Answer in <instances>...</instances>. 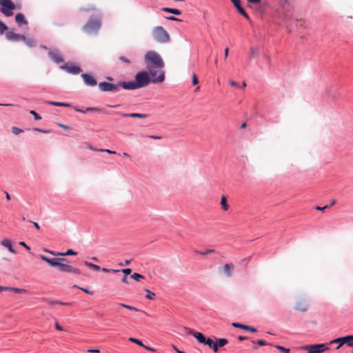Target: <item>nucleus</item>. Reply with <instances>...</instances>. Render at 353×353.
Instances as JSON below:
<instances>
[{"label":"nucleus","instance_id":"nucleus-1","mask_svg":"<svg viewBox=\"0 0 353 353\" xmlns=\"http://www.w3.org/2000/svg\"><path fill=\"white\" fill-rule=\"evenodd\" d=\"M144 61L152 77V83L163 82L165 74L162 68L165 64L161 56L155 51H148L145 55Z\"/></svg>","mask_w":353,"mask_h":353},{"label":"nucleus","instance_id":"nucleus-2","mask_svg":"<svg viewBox=\"0 0 353 353\" xmlns=\"http://www.w3.org/2000/svg\"><path fill=\"white\" fill-rule=\"evenodd\" d=\"M152 82V77L149 72L142 71L136 74L134 81H123V88L125 90H136L146 87Z\"/></svg>","mask_w":353,"mask_h":353},{"label":"nucleus","instance_id":"nucleus-3","mask_svg":"<svg viewBox=\"0 0 353 353\" xmlns=\"http://www.w3.org/2000/svg\"><path fill=\"white\" fill-rule=\"evenodd\" d=\"M279 4L281 7L283 19L288 27L291 26L293 21L300 23L301 26H303L304 21L301 19H299L297 15H294V8L289 3L288 0H279Z\"/></svg>","mask_w":353,"mask_h":353},{"label":"nucleus","instance_id":"nucleus-4","mask_svg":"<svg viewBox=\"0 0 353 353\" xmlns=\"http://www.w3.org/2000/svg\"><path fill=\"white\" fill-rule=\"evenodd\" d=\"M152 34L154 39L159 43H166L170 39L168 32L161 26L154 28Z\"/></svg>","mask_w":353,"mask_h":353},{"label":"nucleus","instance_id":"nucleus-5","mask_svg":"<svg viewBox=\"0 0 353 353\" xmlns=\"http://www.w3.org/2000/svg\"><path fill=\"white\" fill-rule=\"evenodd\" d=\"M0 11L6 17L13 15L12 10L17 8L11 0H0Z\"/></svg>","mask_w":353,"mask_h":353},{"label":"nucleus","instance_id":"nucleus-6","mask_svg":"<svg viewBox=\"0 0 353 353\" xmlns=\"http://www.w3.org/2000/svg\"><path fill=\"white\" fill-rule=\"evenodd\" d=\"M301 349L307 351V353H323L330 350V347L324 343H319L303 345L301 347Z\"/></svg>","mask_w":353,"mask_h":353},{"label":"nucleus","instance_id":"nucleus-7","mask_svg":"<svg viewBox=\"0 0 353 353\" xmlns=\"http://www.w3.org/2000/svg\"><path fill=\"white\" fill-rule=\"evenodd\" d=\"M101 26V21L97 19H90L83 26V30L87 33L97 32Z\"/></svg>","mask_w":353,"mask_h":353},{"label":"nucleus","instance_id":"nucleus-8","mask_svg":"<svg viewBox=\"0 0 353 353\" xmlns=\"http://www.w3.org/2000/svg\"><path fill=\"white\" fill-rule=\"evenodd\" d=\"M121 87L123 88V82L114 84L103 81L99 83V88L103 92H117Z\"/></svg>","mask_w":353,"mask_h":353},{"label":"nucleus","instance_id":"nucleus-9","mask_svg":"<svg viewBox=\"0 0 353 353\" xmlns=\"http://www.w3.org/2000/svg\"><path fill=\"white\" fill-rule=\"evenodd\" d=\"M60 68L72 74H78L82 71L79 66L70 62L65 63Z\"/></svg>","mask_w":353,"mask_h":353},{"label":"nucleus","instance_id":"nucleus-10","mask_svg":"<svg viewBox=\"0 0 353 353\" xmlns=\"http://www.w3.org/2000/svg\"><path fill=\"white\" fill-rule=\"evenodd\" d=\"M65 261H61L59 267V270L62 272H68V273H72L74 274H80L81 270L79 268H74L70 265L64 263Z\"/></svg>","mask_w":353,"mask_h":353},{"label":"nucleus","instance_id":"nucleus-11","mask_svg":"<svg viewBox=\"0 0 353 353\" xmlns=\"http://www.w3.org/2000/svg\"><path fill=\"white\" fill-rule=\"evenodd\" d=\"M41 260L47 262L50 266L57 267L59 268L61 261H67L65 258H53L50 259L46 256L41 255Z\"/></svg>","mask_w":353,"mask_h":353},{"label":"nucleus","instance_id":"nucleus-12","mask_svg":"<svg viewBox=\"0 0 353 353\" xmlns=\"http://www.w3.org/2000/svg\"><path fill=\"white\" fill-rule=\"evenodd\" d=\"M6 37L9 41H19L21 40H25L24 35L14 33L12 31L6 32Z\"/></svg>","mask_w":353,"mask_h":353},{"label":"nucleus","instance_id":"nucleus-13","mask_svg":"<svg viewBox=\"0 0 353 353\" xmlns=\"http://www.w3.org/2000/svg\"><path fill=\"white\" fill-rule=\"evenodd\" d=\"M352 339H353L352 336H346L344 337L337 338L330 341V343H339L336 349H339L342 345L350 342Z\"/></svg>","mask_w":353,"mask_h":353},{"label":"nucleus","instance_id":"nucleus-14","mask_svg":"<svg viewBox=\"0 0 353 353\" xmlns=\"http://www.w3.org/2000/svg\"><path fill=\"white\" fill-rule=\"evenodd\" d=\"M81 77L83 78L85 83L89 86H95L97 84V81L93 76L88 74H82Z\"/></svg>","mask_w":353,"mask_h":353},{"label":"nucleus","instance_id":"nucleus-15","mask_svg":"<svg viewBox=\"0 0 353 353\" xmlns=\"http://www.w3.org/2000/svg\"><path fill=\"white\" fill-rule=\"evenodd\" d=\"M309 308L308 303L305 300H299L296 302L295 310L304 312H306Z\"/></svg>","mask_w":353,"mask_h":353},{"label":"nucleus","instance_id":"nucleus-16","mask_svg":"<svg viewBox=\"0 0 353 353\" xmlns=\"http://www.w3.org/2000/svg\"><path fill=\"white\" fill-rule=\"evenodd\" d=\"M188 334L194 336L200 343H203L206 337L201 332H195L192 329H187Z\"/></svg>","mask_w":353,"mask_h":353},{"label":"nucleus","instance_id":"nucleus-17","mask_svg":"<svg viewBox=\"0 0 353 353\" xmlns=\"http://www.w3.org/2000/svg\"><path fill=\"white\" fill-rule=\"evenodd\" d=\"M234 270V265L232 263H226L222 268V271L227 277L232 276Z\"/></svg>","mask_w":353,"mask_h":353},{"label":"nucleus","instance_id":"nucleus-18","mask_svg":"<svg viewBox=\"0 0 353 353\" xmlns=\"http://www.w3.org/2000/svg\"><path fill=\"white\" fill-rule=\"evenodd\" d=\"M49 57L57 63L63 62V59L62 57L57 52L50 51L48 52Z\"/></svg>","mask_w":353,"mask_h":353},{"label":"nucleus","instance_id":"nucleus-19","mask_svg":"<svg viewBox=\"0 0 353 353\" xmlns=\"http://www.w3.org/2000/svg\"><path fill=\"white\" fill-rule=\"evenodd\" d=\"M120 114L123 117H131V118H139V119H145L148 117L147 114H141V113H121Z\"/></svg>","mask_w":353,"mask_h":353},{"label":"nucleus","instance_id":"nucleus-20","mask_svg":"<svg viewBox=\"0 0 353 353\" xmlns=\"http://www.w3.org/2000/svg\"><path fill=\"white\" fill-rule=\"evenodd\" d=\"M232 325L233 327H234L241 328V329H243V330H245L250 331L252 332H256V330L254 327H251V326H248V325H246L241 324V323H232Z\"/></svg>","mask_w":353,"mask_h":353},{"label":"nucleus","instance_id":"nucleus-21","mask_svg":"<svg viewBox=\"0 0 353 353\" xmlns=\"http://www.w3.org/2000/svg\"><path fill=\"white\" fill-rule=\"evenodd\" d=\"M15 21L19 26L26 25L28 23L27 20L25 19V17L22 13L17 14L15 16Z\"/></svg>","mask_w":353,"mask_h":353},{"label":"nucleus","instance_id":"nucleus-22","mask_svg":"<svg viewBox=\"0 0 353 353\" xmlns=\"http://www.w3.org/2000/svg\"><path fill=\"white\" fill-rule=\"evenodd\" d=\"M1 244L7 248L8 249V250L12 253V254H15L16 253V251L12 248V243L10 242V240L8 239H5V240H3L1 242Z\"/></svg>","mask_w":353,"mask_h":353},{"label":"nucleus","instance_id":"nucleus-23","mask_svg":"<svg viewBox=\"0 0 353 353\" xmlns=\"http://www.w3.org/2000/svg\"><path fill=\"white\" fill-rule=\"evenodd\" d=\"M203 344L208 345L214 353H216V345H215V342L212 339L206 338Z\"/></svg>","mask_w":353,"mask_h":353},{"label":"nucleus","instance_id":"nucleus-24","mask_svg":"<svg viewBox=\"0 0 353 353\" xmlns=\"http://www.w3.org/2000/svg\"><path fill=\"white\" fill-rule=\"evenodd\" d=\"M228 343V341L226 339H216L215 345H216V352L219 350V347L225 346Z\"/></svg>","mask_w":353,"mask_h":353},{"label":"nucleus","instance_id":"nucleus-25","mask_svg":"<svg viewBox=\"0 0 353 353\" xmlns=\"http://www.w3.org/2000/svg\"><path fill=\"white\" fill-rule=\"evenodd\" d=\"M161 10L163 12L172 13V14H174L176 15H180L181 14V11L179 9H176V8H163L161 9Z\"/></svg>","mask_w":353,"mask_h":353},{"label":"nucleus","instance_id":"nucleus-26","mask_svg":"<svg viewBox=\"0 0 353 353\" xmlns=\"http://www.w3.org/2000/svg\"><path fill=\"white\" fill-rule=\"evenodd\" d=\"M221 205L222 210H223L224 211L228 210L229 205L228 204V202H227V198L224 195H223L221 196Z\"/></svg>","mask_w":353,"mask_h":353},{"label":"nucleus","instance_id":"nucleus-27","mask_svg":"<svg viewBox=\"0 0 353 353\" xmlns=\"http://www.w3.org/2000/svg\"><path fill=\"white\" fill-rule=\"evenodd\" d=\"M84 264L88 266V268L95 270V271H99L101 270V267L97 265H95L94 263H92L90 262H88V261H84Z\"/></svg>","mask_w":353,"mask_h":353},{"label":"nucleus","instance_id":"nucleus-28","mask_svg":"<svg viewBox=\"0 0 353 353\" xmlns=\"http://www.w3.org/2000/svg\"><path fill=\"white\" fill-rule=\"evenodd\" d=\"M48 303L50 305H70L69 303H63V302L59 301L58 300H48Z\"/></svg>","mask_w":353,"mask_h":353},{"label":"nucleus","instance_id":"nucleus-29","mask_svg":"<svg viewBox=\"0 0 353 353\" xmlns=\"http://www.w3.org/2000/svg\"><path fill=\"white\" fill-rule=\"evenodd\" d=\"M258 56V50L257 49L251 47L250 48V52H249V58L252 59Z\"/></svg>","mask_w":353,"mask_h":353},{"label":"nucleus","instance_id":"nucleus-30","mask_svg":"<svg viewBox=\"0 0 353 353\" xmlns=\"http://www.w3.org/2000/svg\"><path fill=\"white\" fill-rule=\"evenodd\" d=\"M49 104L54 105V106H61V107H69L70 105L69 103H61V102H55V101H50L48 102Z\"/></svg>","mask_w":353,"mask_h":353},{"label":"nucleus","instance_id":"nucleus-31","mask_svg":"<svg viewBox=\"0 0 353 353\" xmlns=\"http://www.w3.org/2000/svg\"><path fill=\"white\" fill-rule=\"evenodd\" d=\"M22 41L29 47H34L36 45L35 41L33 39H28L25 37V40H22Z\"/></svg>","mask_w":353,"mask_h":353},{"label":"nucleus","instance_id":"nucleus-32","mask_svg":"<svg viewBox=\"0 0 353 353\" xmlns=\"http://www.w3.org/2000/svg\"><path fill=\"white\" fill-rule=\"evenodd\" d=\"M128 340L130 342L136 343L137 345H139L141 347H143L144 348L145 345H143V343L140 340H139L137 339H135V338H133V337L129 338Z\"/></svg>","mask_w":353,"mask_h":353},{"label":"nucleus","instance_id":"nucleus-33","mask_svg":"<svg viewBox=\"0 0 353 353\" xmlns=\"http://www.w3.org/2000/svg\"><path fill=\"white\" fill-rule=\"evenodd\" d=\"M215 252V250H212V249H208L206 250L205 252H200V251H198V250H196L195 251V253L199 254V255H202V256H204V255H206V254H212V253H214Z\"/></svg>","mask_w":353,"mask_h":353},{"label":"nucleus","instance_id":"nucleus-34","mask_svg":"<svg viewBox=\"0 0 353 353\" xmlns=\"http://www.w3.org/2000/svg\"><path fill=\"white\" fill-rule=\"evenodd\" d=\"M119 305L121 307H125V308L128 309V310H132V311H134V312H138L139 311V309H137V307L131 306V305H126L125 303H119Z\"/></svg>","mask_w":353,"mask_h":353},{"label":"nucleus","instance_id":"nucleus-35","mask_svg":"<svg viewBox=\"0 0 353 353\" xmlns=\"http://www.w3.org/2000/svg\"><path fill=\"white\" fill-rule=\"evenodd\" d=\"M278 350L283 353H290V350L288 348H285L283 346L276 345L274 346Z\"/></svg>","mask_w":353,"mask_h":353},{"label":"nucleus","instance_id":"nucleus-36","mask_svg":"<svg viewBox=\"0 0 353 353\" xmlns=\"http://www.w3.org/2000/svg\"><path fill=\"white\" fill-rule=\"evenodd\" d=\"M131 278L137 281H139L140 279H144V276L139 273H134L131 275Z\"/></svg>","mask_w":353,"mask_h":353},{"label":"nucleus","instance_id":"nucleus-37","mask_svg":"<svg viewBox=\"0 0 353 353\" xmlns=\"http://www.w3.org/2000/svg\"><path fill=\"white\" fill-rule=\"evenodd\" d=\"M8 29V26L0 21V34H3Z\"/></svg>","mask_w":353,"mask_h":353},{"label":"nucleus","instance_id":"nucleus-38","mask_svg":"<svg viewBox=\"0 0 353 353\" xmlns=\"http://www.w3.org/2000/svg\"><path fill=\"white\" fill-rule=\"evenodd\" d=\"M86 111L87 112H102L103 110L99 108L93 107V108H87Z\"/></svg>","mask_w":353,"mask_h":353},{"label":"nucleus","instance_id":"nucleus-39","mask_svg":"<svg viewBox=\"0 0 353 353\" xmlns=\"http://www.w3.org/2000/svg\"><path fill=\"white\" fill-rule=\"evenodd\" d=\"M145 291L147 292V294L145 296V298L148 299H153L155 296V294L153 292H151L149 290L145 289Z\"/></svg>","mask_w":353,"mask_h":353},{"label":"nucleus","instance_id":"nucleus-40","mask_svg":"<svg viewBox=\"0 0 353 353\" xmlns=\"http://www.w3.org/2000/svg\"><path fill=\"white\" fill-rule=\"evenodd\" d=\"M234 7L236 8V10H238V12L241 14L243 12H245L244 9L241 7V3L240 1H239L238 3H235L234 5Z\"/></svg>","mask_w":353,"mask_h":353},{"label":"nucleus","instance_id":"nucleus-41","mask_svg":"<svg viewBox=\"0 0 353 353\" xmlns=\"http://www.w3.org/2000/svg\"><path fill=\"white\" fill-rule=\"evenodd\" d=\"M10 291H13L17 293H25L26 292V290L21 288H10Z\"/></svg>","mask_w":353,"mask_h":353},{"label":"nucleus","instance_id":"nucleus-42","mask_svg":"<svg viewBox=\"0 0 353 353\" xmlns=\"http://www.w3.org/2000/svg\"><path fill=\"white\" fill-rule=\"evenodd\" d=\"M30 114L33 115L36 120H40L41 119V117L34 110H30Z\"/></svg>","mask_w":353,"mask_h":353},{"label":"nucleus","instance_id":"nucleus-43","mask_svg":"<svg viewBox=\"0 0 353 353\" xmlns=\"http://www.w3.org/2000/svg\"><path fill=\"white\" fill-rule=\"evenodd\" d=\"M12 131L14 134H19V133L22 132L23 130L17 128V127H12Z\"/></svg>","mask_w":353,"mask_h":353},{"label":"nucleus","instance_id":"nucleus-44","mask_svg":"<svg viewBox=\"0 0 353 353\" xmlns=\"http://www.w3.org/2000/svg\"><path fill=\"white\" fill-rule=\"evenodd\" d=\"M119 60L124 62V63H128L130 64V61L129 59H128L127 57H123V56H121L119 57Z\"/></svg>","mask_w":353,"mask_h":353},{"label":"nucleus","instance_id":"nucleus-45","mask_svg":"<svg viewBox=\"0 0 353 353\" xmlns=\"http://www.w3.org/2000/svg\"><path fill=\"white\" fill-rule=\"evenodd\" d=\"M46 252H49L50 254H52V255H54V256H65L64 255V252H57V253H55L54 252H52V251H50V250H45Z\"/></svg>","mask_w":353,"mask_h":353},{"label":"nucleus","instance_id":"nucleus-46","mask_svg":"<svg viewBox=\"0 0 353 353\" xmlns=\"http://www.w3.org/2000/svg\"><path fill=\"white\" fill-rule=\"evenodd\" d=\"M76 254H77V253L71 249H69L65 252H64V255H65V256L76 255Z\"/></svg>","mask_w":353,"mask_h":353},{"label":"nucleus","instance_id":"nucleus-47","mask_svg":"<svg viewBox=\"0 0 353 353\" xmlns=\"http://www.w3.org/2000/svg\"><path fill=\"white\" fill-rule=\"evenodd\" d=\"M121 271L125 274V276L129 275L132 272V270L130 268L123 269Z\"/></svg>","mask_w":353,"mask_h":353},{"label":"nucleus","instance_id":"nucleus-48","mask_svg":"<svg viewBox=\"0 0 353 353\" xmlns=\"http://www.w3.org/2000/svg\"><path fill=\"white\" fill-rule=\"evenodd\" d=\"M199 83V80L195 74H192V84L193 85H197Z\"/></svg>","mask_w":353,"mask_h":353},{"label":"nucleus","instance_id":"nucleus-49","mask_svg":"<svg viewBox=\"0 0 353 353\" xmlns=\"http://www.w3.org/2000/svg\"><path fill=\"white\" fill-rule=\"evenodd\" d=\"M99 152H107L108 154H116V152L115 151H112V150H108V149H100L99 150Z\"/></svg>","mask_w":353,"mask_h":353},{"label":"nucleus","instance_id":"nucleus-50","mask_svg":"<svg viewBox=\"0 0 353 353\" xmlns=\"http://www.w3.org/2000/svg\"><path fill=\"white\" fill-rule=\"evenodd\" d=\"M256 343L259 345H268V343H266L265 341L264 340H262V339H259L256 341Z\"/></svg>","mask_w":353,"mask_h":353},{"label":"nucleus","instance_id":"nucleus-51","mask_svg":"<svg viewBox=\"0 0 353 353\" xmlns=\"http://www.w3.org/2000/svg\"><path fill=\"white\" fill-rule=\"evenodd\" d=\"M329 208H330V206L327 205H325L323 207L317 206V207H316V210H320V211H324L325 209H327Z\"/></svg>","mask_w":353,"mask_h":353},{"label":"nucleus","instance_id":"nucleus-52","mask_svg":"<svg viewBox=\"0 0 353 353\" xmlns=\"http://www.w3.org/2000/svg\"><path fill=\"white\" fill-rule=\"evenodd\" d=\"M229 83L233 87L239 88V84L233 80H230Z\"/></svg>","mask_w":353,"mask_h":353},{"label":"nucleus","instance_id":"nucleus-53","mask_svg":"<svg viewBox=\"0 0 353 353\" xmlns=\"http://www.w3.org/2000/svg\"><path fill=\"white\" fill-rule=\"evenodd\" d=\"M166 19L170 21H181L180 19H177L176 17H175L174 16L167 17Z\"/></svg>","mask_w":353,"mask_h":353},{"label":"nucleus","instance_id":"nucleus-54","mask_svg":"<svg viewBox=\"0 0 353 353\" xmlns=\"http://www.w3.org/2000/svg\"><path fill=\"white\" fill-rule=\"evenodd\" d=\"M34 130L37 131V132H43V133H48V132H50L49 130H46L38 128H35Z\"/></svg>","mask_w":353,"mask_h":353},{"label":"nucleus","instance_id":"nucleus-55","mask_svg":"<svg viewBox=\"0 0 353 353\" xmlns=\"http://www.w3.org/2000/svg\"><path fill=\"white\" fill-rule=\"evenodd\" d=\"M55 327L57 330H59V331H63V328L62 326H61L59 323L56 322L55 323Z\"/></svg>","mask_w":353,"mask_h":353},{"label":"nucleus","instance_id":"nucleus-56","mask_svg":"<svg viewBox=\"0 0 353 353\" xmlns=\"http://www.w3.org/2000/svg\"><path fill=\"white\" fill-rule=\"evenodd\" d=\"M19 245H22V246H23V247H24L26 250H30V247H29L28 245H27L25 243V242H23V241H21V242H19Z\"/></svg>","mask_w":353,"mask_h":353},{"label":"nucleus","instance_id":"nucleus-57","mask_svg":"<svg viewBox=\"0 0 353 353\" xmlns=\"http://www.w3.org/2000/svg\"><path fill=\"white\" fill-rule=\"evenodd\" d=\"M88 352L91 353H99L100 350L98 349H89Z\"/></svg>","mask_w":353,"mask_h":353},{"label":"nucleus","instance_id":"nucleus-58","mask_svg":"<svg viewBox=\"0 0 353 353\" xmlns=\"http://www.w3.org/2000/svg\"><path fill=\"white\" fill-rule=\"evenodd\" d=\"M247 1L252 4H258L261 1V0H247Z\"/></svg>","mask_w":353,"mask_h":353},{"label":"nucleus","instance_id":"nucleus-59","mask_svg":"<svg viewBox=\"0 0 353 353\" xmlns=\"http://www.w3.org/2000/svg\"><path fill=\"white\" fill-rule=\"evenodd\" d=\"M82 291H83L84 292H85L86 294H93V292L88 290V289H85V288H80Z\"/></svg>","mask_w":353,"mask_h":353},{"label":"nucleus","instance_id":"nucleus-60","mask_svg":"<svg viewBox=\"0 0 353 353\" xmlns=\"http://www.w3.org/2000/svg\"><path fill=\"white\" fill-rule=\"evenodd\" d=\"M229 53V49L228 48H226L224 51V59H226Z\"/></svg>","mask_w":353,"mask_h":353},{"label":"nucleus","instance_id":"nucleus-61","mask_svg":"<svg viewBox=\"0 0 353 353\" xmlns=\"http://www.w3.org/2000/svg\"><path fill=\"white\" fill-rule=\"evenodd\" d=\"M148 137L153 139H161V137L160 136L150 135Z\"/></svg>","mask_w":353,"mask_h":353},{"label":"nucleus","instance_id":"nucleus-62","mask_svg":"<svg viewBox=\"0 0 353 353\" xmlns=\"http://www.w3.org/2000/svg\"><path fill=\"white\" fill-rule=\"evenodd\" d=\"M121 282H122V283H125V284H128V283L127 276H124L121 279Z\"/></svg>","mask_w":353,"mask_h":353},{"label":"nucleus","instance_id":"nucleus-63","mask_svg":"<svg viewBox=\"0 0 353 353\" xmlns=\"http://www.w3.org/2000/svg\"><path fill=\"white\" fill-rule=\"evenodd\" d=\"M86 145L88 147V149L91 150H93V151H99V150H97L95 148H94L89 143H86Z\"/></svg>","mask_w":353,"mask_h":353},{"label":"nucleus","instance_id":"nucleus-64","mask_svg":"<svg viewBox=\"0 0 353 353\" xmlns=\"http://www.w3.org/2000/svg\"><path fill=\"white\" fill-rule=\"evenodd\" d=\"M30 223H32V224L34 225V226L36 228L37 230H39L40 229V227L39 225V224L37 223V222H34V221H30Z\"/></svg>","mask_w":353,"mask_h":353}]
</instances>
